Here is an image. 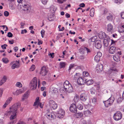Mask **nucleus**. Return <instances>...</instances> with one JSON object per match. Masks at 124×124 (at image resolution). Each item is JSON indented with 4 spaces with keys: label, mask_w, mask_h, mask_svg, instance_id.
I'll list each match as a JSON object with an SVG mask.
<instances>
[{
    "label": "nucleus",
    "mask_w": 124,
    "mask_h": 124,
    "mask_svg": "<svg viewBox=\"0 0 124 124\" xmlns=\"http://www.w3.org/2000/svg\"><path fill=\"white\" fill-rule=\"evenodd\" d=\"M115 2L116 3H121L123 1V0H115Z\"/></svg>",
    "instance_id": "obj_55"
},
{
    "label": "nucleus",
    "mask_w": 124,
    "mask_h": 124,
    "mask_svg": "<svg viewBox=\"0 0 124 124\" xmlns=\"http://www.w3.org/2000/svg\"><path fill=\"white\" fill-rule=\"evenodd\" d=\"M94 14V9L93 8H91L90 10V15L91 17H93Z\"/></svg>",
    "instance_id": "obj_32"
},
{
    "label": "nucleus",
    "mask_w": 124,
    "mask_h": 124,
    "mask_svg": "<svg viewBox=\"0 0 124 124\" xmlns=\"http://www.w3.org/2000/svg\"><path fill=\"white\" fill-rule=\"evenodd\" d=\"M58 92V90L57 88H54L52 91V93L53 94H54Z\"/></svg>",
    "instance_id": "obj_50"
},
{
    "label": "nucleus",
    "mask_w": 124,
    "mask_h": 124,
    "mask_svg": "<svg viewBox=\"0 0 124 124\" xmlns=\"http://www.w3.org/2000/svg\"><path fill=\"white\" fill-rule=\"evenodd\" d=\"M12 97H10L8 98L6 102L9 104L10 102L12 100Z\"/></svg>",
    "instance_id": "obj_43"
},
{
    "label": "nucleus",
    "mask_w": 124,
    "mask_h": 124,
    "mask_svg": "<svg viewBox=\"0 0 124 124\" xmlns=\"http://www.w3.org/2000/svg\"><path fill=\"white\" fill-rule=\"evenodd\" d=\"M80 99L84 101H85L87 99L86 94L85 93L82 94L80 96Z\"/></svg>",
    "instance_id": "obj_24"
},
{
    "label": "nucleus",
    "mask_w": 124,
    "mask_h": 124,
    "mask_svg": "<svg viewBox=\"0 0 124 124\" xmlns=\"http://www.w3.org/2000/svg\"><path fill=\"white\" fill-rule=\"evenodd\" d=\"M107 30L108 31L111 32V33L113 31V26L111 24H108L107 26Z\"/></svg>",
    "instance_id": "obj_22"
},
{
    "label": "nucleus",
    "mask_w": 124,
    "mask_h": 124,
    "mask_svg": "<svg viewBox=\"0 0 124 124\" xmlns=\"http://www.w3.org/2000/svg\"><path fill=\"white\" fill-rule=\"evenodd\" d=\"M16 86L19 87L20 88L22 87V85L21 82H17L16 84Z\"/></svg>",
    "instance_id": "obj_41"
},
{
    "label": "nucleus",
    "mask_w": 124,
    "mask_h": 124,
    "mask_svg": "<svg viewBox=\"0 0 124 124\" xmlns=\"http://www.w3.org/2000/svg\"><path fill=\"white\" fill-rule=\"evenodd\" d=\"M86 81L85 78L84 77H81L79 78L77 82L79 85H84Z\"/></svg>",
    "instance_id": "obj_8"
},
{
    "label": "nucleus",
    "mask_w": 124,
    "mask_h": 124,
    "mask_svg": "<svg viewBox=\"0 0 124 124\" xmlns=\"http://www.w3.org/2000/svg\"><path fill=\"white\" fill-rule=\"evenodd\" d=\"M60 65L61 68H63L65 66V64L64 62H61L60 63Z\"/></svg>",
    "instance_id": "obj_48"
},
{
    "label": "nucleus",
    "mask_w": 124,
    "mask_h": 124,
    "mask_svg": "<svg viewBox=\"0 0 124 124\" xmlns=\"http://www.w3.org/2000/svg\"><path fill=\"white\" fill-rule=\"evenodd\" d=\"M77 108L78 109L80 110H81L83 108V106L80 104H78L77 106Z\"/></svg>",
    "instance_id": "obj_36"
},
{
    "label": "nucleus",
    "mask_w": 124,
    "mask_h": 124,
    "mask_svg": "<svg viewBox=\"0 0 124 124\" xmlns=\"http://www.w3.org/2000/svg\"><path fill=\"white\" fill-rule=\"evenodd\" d=\"M77 65L75 64H72L70 65L69 68V70H70L73 67L77 66Z\"/></svg>",
    "instance_id": "obj_34"
},
{
    "label": "nucleus",
    "mask_w": 124,
    "mask_h": 124,
    "mask_svg": "<svg viewBox=\"0 0 124 124\" xmlns=\"http://www.w3.org/2000/svg\"><path fill=\"white\" fill-rule=\"evenodd\" d=\"M116 48L114 46H110L109 49V52L111 54H114L116 52Z\"/></svg>",
    "instance_id": "obj_15"
},
{
    "label": "nucleus",
    "mask_w": 124,
    "mask_h": 124,
    "mask_svg": "<svg viewBox=\"0 0 124 124\" xmlns=\"http://www.w3.org/2000/svg\"><path fill=\"white\" fill-rule=\"evenodd\" d=\"M38 82V87H39L40 86L39 79H38L36 77H34L31 80L30 83V89L32 90H35L37 86Z\"/></svg>",
    "instance_id": "obj_2"
},
{
    "label": "nucleus",
    "mask_w": 124,
    "mask_h": 124,
    "mask_svg": "<svg viewBox=\"0 0 124 124\" xmlns=\"http://www.w3.org/2000/svg\"><path fill=\"white\" fill-rule=\"evenodd\" d=\"M83 116V114L81 112L77 113H76L75 117L77 118H80L82 117Z\"/></svg>",
    "instance_id": "obj_30"
},
{
    "label": "nucleus",
    "mask_w": 124,
    "mask_h": 124,
    "mask_svg": "<svg viewBox=\"0 0 124 124\" xmlns=\"http://www.w3.org/2000/svg\"><path fill=\"white\" fill-rule=\"evenodd\" d=\"M84 50L85 51H86L87 53H90L91 52V51L90 50L88 49V48L86 47H85L84 48Z\"/></svg>",
    "instance_id": "obj_52"
},
{
    "label": "nucleus",
    "mask_w": 124,
    "mask_h": 124,
    "mask_svg": "<svg viewBox=\"0 0 124 124\" xmlns=\"http://www.w3.org/2000/svg\"><path fill=\"white\" fill-rule=\"evenodd\" d=\"M0 27H2L3 28V30L5 31H7L8 30V28L6 27V26H0Z\"/></svg>",
    "instance_id": "obj_44"
},
{
    "label": "nucleus",
    "mask_w": 124,
    "mask_h": 124,
    "mask_svg": "<svg viewBox=\"0 0 124 124\" xmlns=\"http://www.w3.org/2000/svg\"><path fill=\"white\" fill-rule=\"evenodd\" d=\"M95 46L98 49L100 48L101 47V42L100 40H96L95 41Z\"/></svg>",
    "instance_id": "obj_17"
},
{
    "label": "nucleus",
    "mask_w": 124,
    "mask_h": 124,
    "mask_svg": "<svg viewBox=\"0 0 124 124\" xmlns=\"http://www.w3.org/2000/svg\"><path fill=\"white\" fill-rule=\"evenodd\" d=\"M97 39V37L96 36H93V37L91 38V39H89L90 41H91L92 42H94L95 41V40Z\"/></svg>",
    "instance_id": "obj_33"
},
{
    "label": "nucleus",
    "mask_w": 124,
    "mask_h": 124,
    "mask_svg": "<svg viewBox=\"0 0 124 124\" xmlns=\"http://www.w3.org/2000/svg\"><path fill=\"white\" fill-rule=\"evenodd\" d=\"M30 95V92L27 91L26 92L22 97V101H24L25 99L28 98Z\"/></svg>",
    "instance_id": "obj_21"
},
{
    "label": "nucleus",
    "mask_w": 124,
    "mask_h": 124,
    "mask_svg": "<svg viewBox=\"0 0 124 124\" xmlns=\"http://www.w3.org/2000/svg\"><path fill=\"white\" fill-rule=\"evenodd\" d=\"M8 36L9 37H11L13 36V35L11 33L9 32L8 33Z\"/></svg>",
    "instance_id": "obj_61"
},
{
    "label": "nucleus",
    "mask_w": 124,
    "mask_h": 124,
    "mask_svg": "<svg viewBox=\"0 0 124 124\" xmlns=\"http://www.w3.org/2000/svg\"><path fill=\"white\" fill-rule=\"evenodd\" d=\"M12 64H13L11 67V68L12 69H14L16 68H18L19 67V61H14L12 63Z\"/></svg>",
    "instance_id": "obj_16"
},
{
    "label": "nucleus",
    "mask_w": 124,
    "mask_h": 124,
    "mask_svg": "<svg viewBox=\"0 0 124 124\" xmlns=\"http://www.w3.org/2000/svg\"><path fill=\"white\" fill-rule=\"evenodd\" d=\"M121 16L122 19H124V12H123L121 13L120 14Z\"/></svg>",
    "instance_id": "obj_62"
},
{
    "label": "nucleus",
    "mask_w": 124,
    "mask_h": 124,
    "mask_svg": "<svg viewBox=\"0 0 124 124\" xmlns=\"http://www.w3.org/2000/svg\"><path fill=\"white\" fill-rule=\"evenodd\" d=\"M17 124H25V123L22 121L20 120Z\"/></svg>",
    "instance_id": "obj_64"
},
{
    "label": "nucleus",
    "mask_w": 124,
    "mask_h": 124,
    "mask_svg": "<svg viewBox=\"0 0 124 124\" xmlns=\"http://www.w3.org/2000/svg\"><path fill=\"white\" fill-rule=\"evenodd\" d=\"M66 0H57V2L60 4L63 3L64 2H65Z\"/></svg>",
    "instance_id": "obj_47"
},
{
    "label": "nucleus",
    "mask_w": 124,
    "mask_h": 124,
    "mask_svg": "<svg viewBox=\"0 0 124 124\" xmlns=\"http://www.w3.org/2000/svg\"><path fill=\"white\" fill-rule=\"evenodd\" d=\"M39 99V97H37L36 99L35 102L33 104V106L35 107V108H39V106L41 108H43V104L41 103Z\"/></svg>",
    "instance_id": "obj_4"
},
{
    "label": "nucleus",
    "mask_w": 124,
    "mask_h": 124,
    "mask_svg": "<svg viewBox=\"0 0 124 124\" xmlns=\"http://www.w3.org/2000/svg\"><path fill=\"white\" fill-rule=\"evenodd\" d=\"M54 16L52 14H49L48 15V19L50 21H53L54 20Z\"/></svg>",
    "instance_id": "obj_31"
},
{
    "label": "nucleus",
    "mask_w": 124,
    "mask_h": 124,
    "mask_svg": "<svg viewBox=\"0 0 124 124\" xmlns=\"http://www.w3.org/2000/svg\"><path fill=\"white\" fill-rule=\"evenodd\" d=\"M7 79V77L6 76H4L0 80V85H1L4 83Z\"/></svg>",
    "instance_id": "obj_27"
},
{
    "label": "nucleus",
    "mask_w": 124,
    "mask_h": 124,
    "mask_svg": "<svg viewBox=\"0 0 124 124\" xmlns=\"http://www.w3.org/2000/svg\"><path fill=\"white\" fill-rule=\"evenodd\" d=\"M46 89V87L45 86H43L41 87V90L42 91H44Z\"/></svg>",
    "instance_id": "obj_63"
},
{
    "label": "nucleus",
    "mask_w": 124,
    "mask_h": 124,
    "mask_svg": "<svg viewBox=\"0 0 124 124\" xmlns=\"http://www.w3.org/2000/svg\"><path fill=\"white\" fill-rule=\"evenodd\" d=\"M70 85H71L68 81L67 80L65 81L63 84L64 89L69 86Z\"/></svg>",
    "instance_id": "obj_29"
},
{
    "label": "nucleus",
    "mask_w": 124,
    "mask_h": 124,
    "mask_svg": "<svg viewBox=\"0 0 124 124\" xmlns=\"http://www.w3.org/2000/svg\"><path fill=\"white\" fill-rule=\"evenodd\" d=\"M20 106V103H16L10 108L9 110L6 112L5 114L7 115H11L10 119L12 121L8 124H14L16 123L17 119H15L17 117V111Z\"/></svg>",
    "instance_id": "obj_1"
},
{
    "label": "nucleus",
    "mask_w": 124,
    "mask_h": 124,
    "mask_svg": "<svg viewBox=\"0 0 124 124\" xmlns=\"http://www.w3.org/2000/svg\"><path fill=\"white\" fill-rule=\"evenodd\" d=\"M122 117V115L120 112L118 111L114 114V119L117 121L121 119Z\"/></svg>",
    "instance_id": "obj_5"
},
{
    "label": "nucleus",
    "mask_w": 124,
    "mask_h": 124,
    "mask_svg": "<svg viewBox=\"0 0 124 124\" xmlns=\"http://www.w3.org/2000/svg\"><path fill=\"white\" fill-rule=\"evenodd\" d=\"M92 102L94 104L97 103V99L96 98L94 97L92 100Z\"/></svg>",
    "instance_id": "obj_49"
},
{
    "label": "nucleus",
    "mask_w": 124,
    "mask_h": 124,
    "mask_svg": "<svg viewBox=\"0 0 124 124\" xmlns=\"http://www.w3.org/2000/svg\"><path fill=\"white\" fill-rule=\"evenodd\" d=\"M57 115L60 118H62L65 115V111L63 109H61L57 112Z\"/></svg>",
    "instance_id": "obj_10"
},
{
    "label": "nucleus",
    "mask_w": 124,
    "mask_h": 124,
    "mask_svg": "<svg viewBox=\"0 0 124 124\" xmlns=\"http://www.w3.org/2000/svg\"><path fill=\"white\" fill-rule=\"evenodd\" d=\"M118 31L120 33H124V29L120 27L118 28Z\"/></svg>",
    "instance_id": "obj_38"
},
{
    "label": "nucleus",
    "mask_w": 124,
    "mask_h": 124,
    "mask_svg": "<svg viewBox=\"0 0 124 124\" xmlns=\"http://www.w3.org/2000/svg\"><path fill=\"white\" fill-rule=\"evenodd\" d=\"M7 45L6 44H4L3 45H2L1 46V47L3 49H6V47L7 46Z\"/></svg>",
    "instance_id": "obj_56"
},
{
    "label": "nucleus",
    "mask_w": 124,
    "mask_h": 124,
    "mask_svg": "<svg viewBox=\"0 0 124 124\" xmlns=\"http://www.w3.org/2000/svg\"><path fill=\"white\" fill-rule=\"evenodd\" d=\"M25 25V23H24L22 22L20 23L21 27L20 28H23L24 27V26Z\"/></svg>",
    "instance_id": "obj_60"
},
{
    "label": "nucleus",
    "mask_w": 124,
    "mask_h": 124,
    "mask_svg": "<svg viewBox=\"0 0 124 124\" xmlns=\"http://www.w3.org/2000/svg\"><path fill=\"white\" fill-rule=\"evenodd\" d=\"M111 45H114L117 42L116 41H114V40L112 39L111 40Z\"/></svg>",
    "instance_id": "obj_54"
},
{
    "label": "nucleus",
    "mask_w": 124,
    "mask_h": 124,
    "mask_svg": "<svg viewBox=\"0 0 124 124\" xmlns=\"http://www.w3.org/2000/svg\"><path fill=\"white\" fill-rule=\"evenodd\" d=\"M48 72V70L46 67L44 66H42L41 69L40 74L42 76H45L46 75Z\"/></svg>",
    "instance_id": "obj_6"
},
{
    "label": "nucleus",
    "mask_w": 124,
    "mask_h": 124,
    "mask_svg": "<svg viewBox=\"0 0 124 124\" xmlns=\"http://www.w3.org/2000/svg\"><path fill=\"white\" fill-rule=\"evenodd\" d=\"M45 116L50 120L54 119L56 117L54 113L53 112H50L49 110H47L46 111Z\"/></svg>",
    "instance_id": "obj_3"
},
{
    "label": "nucleus",
    "mask_w": 124,
    "mask_h": 124,
    "mask_svg": "<svg viewBox=\"0 0 124 124\" xmlns=\"http://www.w3.org/2000/svg\"><path fill=\"white\" fill-rule=\"evenodd\" d=\"M56 10V8L53 6H51L50 7V10L51 12L53 11L54 12Z\"/></svg>",
    "instance_id": "obj_37"
},
{
    "label": "nucleus",
    "mask_w": 124,
    "mask_h": 124,
    "mask_svg": "<svg viewBox=\"0 0 124 124\" xmlns=\"http://www.w3.org/2000/svg\"><path fill=\"white\" fill-rule=\"evenodd\" d=\"M102 55V54L101 52H97V55L94 57V61L96 62H99L100 61V58Z\"/></svg>",
    "instance_id": "obj_14"
},
{
    "label": "nucleus",
    "mask_w": 124,
    "mask_h": 124,
    "mask_svg": "<svg viewBox=\"0 0 124 124\" xmlns=\"http://www.w3.org/2000/svg\"><path fill=\"white\" fill-rule=\"evenodd\" d=\"M48 55L50 58H53L54 56V53H49L48 54Z\"/></svg>",
    "instance_id": "obj_40"
},
{
    "label": "nucleus",
    "mask_w": 124,
    "mask_h": 124,
    "mask_svg": "<svg viewBox=\"0 0 124 124\" xmlns=\"http://www.w3.org/2000/svg\"><path fill=\"white\" fill-rule=\"evenodd\" d=\"M64 89L66 92L68 93H71L73 91V88L71 85H70L69 86Z\"/></svg>",
    "instance_id": "obj_20"
},
{
    "label": "nucleus",
    "mask_w": 124,
    "mask_h": 124,
    "mask_svg": "<svg viewBox=\"0 0 124 124\" xmlns=\"http://www.w3.org/2000/svg\"><path fill=\"white\" fill-rule=\"evenodd\" d=\"M23 7L24 10L26 11L27 13H29L31 11V6L30 4H24Z\"/></svg>",
    "instance_id": "obj_7"
},
{
    "label": "nucleus",
    "mask_w": 124,
    "mask_h": 124,
    "mask_svg": "<svg viewBox=\"0 0 124 124\" xmlns=\"http://www.w3.org/2000/svg\"><path fill=\"white\" fill-rule=\"evenodd\" d=\"M27 32V31L26 30L24 29V30H22L21 31V33L22 34H24V33H26Z\"/></svg>",
    "instance_id": "obj_59"
},
{
    "label": "nucleus",
    "mask_w": 124,
    "mask_h": 124,
    "mask_svg": "<svg viewBox=\"0 0 124 124\" xmlns=\"http://www.w3.org/2000/svg\"><path fill=\"white\" fill-rule=\"evenodd\" d=\"M3 62L5 63H7L9 62V60L7 58H4L2 59Z\"/></svg>",
    "instance_id": "obj_39"
},
{
    "label": "nucleus",
    "mask_w": 124,
    "mask_h": 124,
    "mask_svg": "<svg viewBox=\"0 0 124 124\" xmlns=\"http://www.w3.org/2000/svg\"><path fill=\"white\" fill-rule=\"evenodd\" d=\"M50 106L53 109H55L57 107V105L55 102L53 100H50L49 101Z\"/></svg>",
    "instance_id": "obj_12"
},
{
    "label": "nucleus",
    "mask_w": 124,
    "mask_h": 124,
    "mask_svg": "<svg viewBox=\"0 0 124 124\" xmlns=\"http://www.w3.org/2000/svg\"><path fill=\"white\" fill-rule=\"evenodd\" d=\"M83 75L85 77H87L89 75V74L88 72L86 71H85L83 72Z\"/></svg>",
    "instance_id": "obj_35"
},
{
    "label": "nucleus",
    "mask_w": 124,
    "mask_h": 124,
    "mask_svg": "<svg viewBox=\"0 0 124 124\" xmlns=\"http://www.w3.org/2000/svg\"><path fill=\"white\" fill-rule=\"evenodd\" d=\"M110 12L108 11L107 9L105 8L101 11V13L102 15H107L108 14V12Z\"/></svg>",
    "instance_id": "obj_26"
},
{
    "label": "nucleus",
    "mask_w": 124,
    "mask_h": 124,
    "mask_svg": "<svg viewBox=\"0 0 124 124\" xmlns=\"http://www.w3.org/2000/svg\"><path fill=\"white\" fill-rule=\"evenodd\" d=\"M70 111L72 112L76 113L77 112V108L76 105L75 104H72L70 108Z\"/></svg>",
    "instance_id": "obj_13"
},
{
    "label": "nucleus",
    "mask_w": 124,
    "mask_h": 124,
    "mask_svg": "<svg viewBox=\"0 0 124 124\" xmlns=\"http://www.w3.org/2000/svg\"><path fill=\"white\" fill-rule=\"evenodd\" d=\"M35 68V65H32L31 66L30 68V70L31 71H33Z\"/></svg>",
    "instance_id": "obj_42"
},
{
    "label": "nucleus",
    "mask_w": 124,
    "mask_h": 124,
    "mask_svg": "<svg viewBox=\"0 0 124 124\" xmlns=\"http://www.w3.org/2000/svg\"><path fill=\"white\" fill-rule=\"evenodd\" d=\"M113 58L114 60L116 62H119L120 61V57L116 54L114 55L113 56Z\"/></svg>",
    "instance_id": "obj_25"
},
{
    "label": "nucleus",
    "mask_w": 124,
    "mask_h": 124,
    "mask_svg": "<svg viewBox=\"0 0 124 124\" xmlns=\"http://www.w3.org/2000/svg\"><path fill=\"white\" fill-rule=\"evenodd\" d=\"M85 81V83L88 85H90L92 84L93 83V81L92 79L89 80Z\"/></svg>",
    "instance_id": "obj_28"
},
{
    "label": "nucleus",
    "mask_w": 124,
    "mask_h": 124,
    "mask_svg": "<svg viewBox=\"0 0 124 124\" xmlns=\"http://www.w3.org/2000/svg\"><path fill=\"white\" fill-rule=\"evenodd\" d=\"M98 36L101 39H103L106 37L105 33L103 32H100L98 34Z\"/></svg>",
    "instance_id": "obj_23"
},
{
    "label": "nucleus",
    "mask_w": 124,
    "mask_h": 124,
    "mask_svg": "<svg viewBox=\"0 0 124 124\" xmlns=\"http://www.w3.org/2000/svg\"><path fill=\"white\" fill-rule=\"evenodd\" d=\"M43 41L39 39H38V44L39 45H40L41 44H42L43 43Z\"/></svg>",
    "instance_id": "obj_57"
},
{
    "label": "nucleus",
    "mask_w": 124,
    "mask_h": 124,
    "mask_svg": "<svg viewBox=\"0 0 124 124\" xmlns=\"http://www.w3.org/2000/svg\"><path fill=\"white\" fill-rule=\"evenodd\" d=\"M9 14V13L7 11H5L4 12V15L6 16H8Z\"/></svg>",
    "instance_id": "obj_58"
},
{
    "label": "nucleus",
    "mask_w": 124,
    "mask_h": 124,
    "mask_svg": "<svg viewBox=\"0 0 124 124\" xmlns=\"http://www.w3.org/2000/svg\"><path fill=\"white\" fill-rule=\"evenodd\" d=\"M48 0H41V1L42 3L44 5L46 4Z\"/></svg>",
    "instance_id": "obj_51"
},
{
    "label": "nucleus",
    "mask_w": 124,
    "mask_h": 124,
    "mask_svg": "<svg viewBox=\"0 0 124 124\" xmlns=\"http://www.w3.org/2000/svg\"><path fill=\"white\" fill-rule=\"evenodd\" d=\"M103 69V66L101 64H98L96 66V70L98 72L101 71Z\"/></svg>",
    "instance_id": "obj_19"
},
{
    "label": "nucleus",
    "mask_w": 124,
    "mask_h": 124,
    "mask_svg": "<svg viewBox=\"0 0 124 124\" xmlns=\"http://www.w3.org/2000/svg\"><path fill=\"white\" fill-rule=\"evenodd\" d=\"M25 91V90H24L23 89L17 90L15 92L13 93L14 95L17 96L23 93Z\"/></svg>",
    "instance_id": "obj_18"
},
{
    "label": "nucleus",
    "mask_w": 124,
    "mask_h": 124,
    "mask_svg": "<svg viewBox=\"0 0 124 124\" xmlns=\"http://www.w3.org/2000/svg\"><path fill=\"white\" fill-rule=\"evenodd\" d=\"M103 43L104 45L107 46L108 44V42L107 40L106 39H104L103 40Z\"/></svg>",
    "instance_id": "obj_45"
},
{
    "label": "nucleus",
    "mask_w": 124,
    "mask_h": 124,
    "mask_svg": "<svg viewBox=\"0 0 124 124\" xmlns=\"http://www.w3.org/2000/svg\"><path fill=\"white\" fill-rule=\"evenodd\" d=\"M41 36L42 38H43L45 34V31L44 30H42L41 32Z\"/></svg>",
    "instance_id": "obj_46"
},
{
    "label": "nucleus",
    "mask_w": 124,
    "mask_h": 124,
    "mask_svg": "<svg viewBox=\"0 0 124 124\" xmlns=\"http://www.w3.org/2000/svg\"><path fill=\"white\" fill-rule=\"evenodd\" d=\"M114 102V100L110 98L107 101H104V102L106 107H108L110 106Z\"/></svg>",
    "instance_id": "obj_11"
},
{
    "label": "nucleus",
    "mask_w": 124,
    "mask_h": 124,
    "mask_svg": "<svg viewBox=\"0 0 124 124\" xmlns=\"http://www.w3.org/2000/svg\"><path fill=\"white\" fill-rule=\"evenodd\" d=\"M115 16L111 12H108L107 15L106 19L108 20L112 21L115 19Z\"/></svg>",
    "instance_id": "obj_9"
},
{
    "label": "nucleus",
    "mask_w": 124,
    "mask_h": 124,
    "mask_svg": "<svg viewBox=\"0 0 124 124\" xmlns=\"http://www.w3.org/2000/svg\"><path fill=\"white\" fill-rule=\"evenodd\" d=\"M78 100L79 97L77 96H75L74 99V101L75 102L77 101Z\"/></svg>",
    "instance_id": "obj_53"
}]
</instances>
